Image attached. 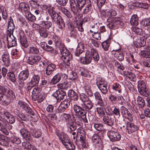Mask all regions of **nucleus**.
Masks as SVG:
<instances>
[{
    "instance_id": "obj_1",
    "label": "nucleus",
    "mask_w": 150,
    "mask_h": 150,
    "mask_svg": "<svg viewBox=\"0 0 150 150\" xmlns=\"http://www.w3.org/2000/svg\"><path fill=\"white\" fill-rule=\"evenodd\" d=\"M18 106L20 109L22 110H24L27 113L33 115L34 117H32L34 118H35L34 121L36 122L38 120V117L36 116H35L33 115V112L26 103L22 101L19 100L18 102Z\"/></svg>"
},
{
    "instance_id": "obj_2",
    "label": "nucleus",
    "mask_w": 150,
    "mask_h": 150,
    "mask_svg": "<svg viewBox=\"0 0 150 150\" xmlns=\"http://www.w3.org/2000/svg\"><path fill=\"white\" fill-rule=\"evenodd\" d=\"M107 21L109 23L107 26L110 29L115 28L116 25H119L122 26L124 25L121 18L119 17H115L112 18H108Z\"/></svg>"
},
{
    "instance_id": "obj_3",
    "label": "nucleus",
    "mask_w": 150,
    "mask_h": 150,
    "mask_svg": "<svg viewBox=\"0 0 150 150\" xmlns=\"http://www.w3.org/2000/svg\"><path fill=\"white\" fill-rule=\"evenodd\" d=\"M73 109L76 114L81 115L83 120L85 122H88L86 117L87 112L83 108V107H81L77 105H74L73 107Z\"/></svg>"
},
{
    "instance_id": "obj_4",
    "label": "nucleus",
    "mask_w": 150,
    "mask_h": 150,
    "mask_svg": "<svg viewBox=\"0 0 150 150\" xmlns=\"http://www.w3.org/2000/svg\"><path fill=\"white\" fill-rule=\"evenodd\" d=\"M19 126L21 128L20 132L23 137L26 139H29L31 137L30 133L26 129L27 125L23 122H21Z\"/></svg>"
},
{
    "instance_id": "obj_5",
    "label": "nucleus",
    "mask_w": 150,
    "mask_h": 150,
    "mask_svg": "<svg viewBox=\"0 0 150 150\" xmlns=\"http://www.w3.org/2000/svg\"><path fill=\"white\" fill-rule=\"evenodd\" d=\"M112 113L106 112V115L104 116L103 117V120L106 125L112 126L114 123V118L112 116Z\"/></svg>"
},
{
    "instance_id": "obj_6",
    "label": "nucleus",
    "mask_w": 150,
    "mask_h": 150,
    "mask_svg": "<svg viewBox=\"0 0 150 150\" xmlns=\"http://www.w3.org/2000/svg\"><path fill=\"white\" fill-rule=\"evenodd\" d=\"M107 135L110 139L112 142L119 141L121 138V136L118 132L114 131H108Z\"/></svg>"
},
{
    "instance_id": "obj_7",
    "label": "nucleus",
    "mask_w": 150,
    "mask_h": 150,
    "mask_svg": "<svg viewBox=\"0 0 150 150\" xmlns=\"http://www.w3.org/2000/svg\"><path fill=\"white\" fill-rule=\"evenodd\" d=\"M126 132L129 134H131L139 129L136 125L129 122H127Z\"/></svg>"
},
{
    "instance_id": "obj_8",
    "label": "nucleus",
    "mask_w": 150,
    "mask_h": 150,
    "mask_svg": "<svg viewBox=\"0 0 150 150\" xmlns=\"http://www.w3.org/2000/svg\"><path fill=\"white\" fill-rule=\"evenodd\" d=\"M117 14L116 11L114 9H110L108 10H103L101 11V16L104 17L109 18H110L115 16Z\"/></svg>"
},
{
    "instance_id": "obj_9",
    "label": "nucleus",
    "mask_w": 150,
    "mask_h": 150,
    "mask_svg": "<svg viewBox=\"0 0 150 150\" xmlns=\"http://www.w3.org/2000/svg\"><path fill=\"white\" fill-rule=\"evenodd\" d=\"M40 79V77L39 75H34L32 78L31 81L27 84L28 89H30L34 86L37 85L39 83Z\"/></svg>"
},
{
    "instance_id": "obj_10",
    "label": "nucleus",
    "mask_w": 150,
    "mask_h": 150,
    "mask_svg": "<svg viewBox=\"0 0 150 150\" xmlns=\"http://www.w3.org/2000/svg\"><path fill=\"white\" fill-rule=\"evenodd\" d=\"M14 39L13 35L11 33H8L6 35L7 47H13L17 46V44Z\"/></svg>"
},
{
    "instance_id": "obj_11",
    "label": "nucleus",
    "mask_w": 150,
    "mask_h": 150,
    "mask_svg": "<svg viewBox=\"0 0 150 150\" xmlns=\"http://www.w3.org/2000/svg\"><path fill=\"white\" fill-rule=\"evenodd\" d=\"M29 76V71L28 70L23 71H21L19 75V79L20 80L19 84L23 86L24 83L23 81L26 80L28 77Z\"/></svg>"
},
{
    "instance_id": "obj_12",
    "label": "nucleus",
    "mask_w": 150,
    "mask_h": 150,
    "mask_svg": "<svg viewBox=\"0 0 150 150\" xmlns=\"http://www.w3.org/2000/svg\"><path fill=\"white\" fill-rule=\"evenodd\" d=\"M35 27L39 30L40 35L43 38H46L48 35V33L46 29L39 25L35 24Z\"/></svg>"
},
{
    "instance_id": "obj_13",
    "label": "nucleus",
    "mask_w": 150,
    "mask_h": 150,
    "mask_svg": "<svg viewBox=\"0 0 150 150\" xmlns=\"http://www.w3.org/2000/svg\"><path fill=\"white\" fill-rule=\"evenodd\" d=\"M3 94L6 96L9 100L15 97V94L13 91L8 88L4 89Z\"/></svg>"
},
{
    "instance_id": "obj_14",
    "label": "nucleus",
    "mask_w": 150,
    "mask_h": 150,
    "mask_svg": "<svg viewBox=\"0 0 150 150\" xmlns=\"http://www.w3.org/2000/svg\"><path fill=\"white\" fill-rule=\"evenodd\" d=\"M30 130L32 136L34 138H38L42 135V133L40 130L37 129L33 127L30 128Z\"/></svg>"
},
{
    "instance_id": "obj_15",
    "label": "nucleus",
    "mask_w": 150,
    "mask_h": 150,
    "mask_svg": "<svg viewBox=\"0 0 150 150\" xmlns=\"http://www.w3.org/2000/svg\"><path fill=\"white\" fill-rule=\"evenodd\" d=\"M20 42L23 46L25 47L27 46V40L23 31L21 29L18 30Z\"/></svg>"
},
{
    "instance_id": "obj_16",
    "label": "nucleus",
    "mask_w": 150,
    "mask_h": 150,
    "mask_svg": "<svg viewBox=\"0 0 150 150\" xmlns=\"http://www.w3.org/2000/svg\"><path fill=\"white\" fill-rule=\"evenodd\" d=\"M65 92L62 90H57L53 94V96L58 100H63L66 96Z\"/></svg>"
},
{
    "instance_id": "obj_17",
    "label": "nucleus",
    "mask_w": 150,
    "mask_h": 150,
    "mask_svg": "<svg viewBox=\"0 0 150 150\" xmlns=\"http://www.w3.org/2000/svg\"><path fill=\"white\" fill-rule=\"evenodd\" d=\"M61 58L63 61L67 63V66H69L72 59V54L70 52L64 56H62Z\"/></svg>"
},
{
    "instance_id": "obj_18",
    "label": "nucleus",
    "mask_w": 150,
    "mask_h": 150,
    "mask_svg": "<svg viewBox=\"0 0 150 150\" xmlns=\"http://www.w3.org/2000/svg\"><path fill=\"white\" fill-rule=\"evenodd\" d=\"M22 145L25 150H36L35 146L28 141L22 142Z\"/></svg>"
},
{
    "instance_id": "obj_19",
    "label": "nucleus",
    "mask_w": 150,
    "mask_h": 150,
    "mask_svg": "<svg viewBox=\"0 0 150 150\" xmlns=\"http://www.w3.org/2000/svg\"><path fill=\"white\" fill-rule=\"evenodd\" d=\"M41 59V57L39 56H31L29 57L28 60V62L30 64L33 65L39 62Z\"/></svg>"
},
{
    "instance_id": "obj_20",
    "label": "nucleus",
    "mask_w": 150,
    "mask_h": 150,
    "mask_svg": "<svg viewBox=\"0 0 150 150\" xmlns=\"http://www.w3.org/2000/svg\"><path fill=\"white\" fill-rule=\"evenodd\" d=\"M2 59L4 65L6 67L10 65V62L9 54L7 52L4 53L2 56Z\"/></svg>"
},
{
    "instance_id": "obj_21",
    "label": "nucleus",
    "mask_w": 150,
    "mask_h": 150,
    "mask_svg": "<svg viewBox=\"0 0 150 150\" xmlns=\"http://www.w3.org/2000/svg\"><path fill=\"white\" fill-rule=\"evenodd\" d=\"M53 8H50L49 9V12H48L49 14L50 15L51 17L52 20L54 21H56L59 17H61L57 13H56L55 11L53 10Z\"/></svg>"
},
{
    "instance_id": "obj_22",
    "label": "nucleus",
    "mask_w": 150,
    "mask_h": 150,
    "mask_svg": "<svg viewBox=\"0 0 150 150\" xmlns=\"http://www.w3.org/2000/svg\"><path fill=\"white\" fill-rule=\"evenodd\" d=\"M56 67L55 65L53 64H49L45 70L46 74L47 75L52 74L55 69Z\"/></svg>"
},
{
    "instance_id": "obj_23",
    "label": "nucleus",
    "mask_w": 150,
    "mask_h": 150,
    "mask_svg": "<svg viewBox=\"0 0 150 150\" xmlns=\"http://www.w3.org/2000/svg\"><path fill=\"white\" fill-rule=\"evenodd\" d=\"M59 139L62 143L64 145L69 142V139L67 136L64 133H62L60 135L57 134Z\"/></svg>"
},
{
    "instance_id": "obj_24",
    "label": "nucleus",
    "mask_w": 150,
    "mask_h": 150,
    "mask_svg": "<svg viewBox=\"0 0 150 150\" xmlns=\"http://www.w3.org/2000/svg\"><path fill=\"white\" fill-rule=\"evenodd\" d=\"M71 83L70 82H64L58 84L57 86L59 89H67L71 87Z\"/></svg>"
},
{
    "instance_id": "obj_25",
    "label": "nucleus",
    "mask_w": 150,
    "mask_h": 150,
    "mask_svg": "<svg viewBox=\"0 0 150 150\" xmlns=\"http://www.w3.org/2000/svg\"><path fill=\"white\" fill-rule=\"evenodd\" d=\"M82 107L86 110L91 109L93 106V104L91 101L90 100L88 101L81 104Z\"/></svg>"
},
{
    "instance_id": "obj_26",
    "label": "nucleus",
    "mask_w": 150,
    "mask_h": 150,
    "mask_svg": "<svg viewBox=\"0 0 150 150\" xmlns=\"http://www.w3.org/2000/svg\"><path fill=\"white\" fill-rule=\"evenodd\" d=\"M67 127L69 129H68L69 132H71L76 129L75 124L72 120L67 122Z\"/></svg>"
},
{
    "instance_id": "obj_27",
    "label": "nucleus",
    "mask_w": 150,
    "mask_h": 150,
    "mask_svg": "<svg viewBox=\"0 0 150 150\" xmlns=\"http://www.w3.org/2000/svg\"><path fill=\"white\" fill-rule=\"evenodd\" d=\"M83 88L85 89L86 92L89 96L91 97L93 95L91 87L89 84L87 83L85 84Z\"/></svg>"
},
{
    "instance_id": "obj_28",
    "label": "nucleus",
    "mask_w": 150,
    "mask_h": 150,
    "mask_svg": "<svg viewBox=\"0 0 150 150\" xmlns=\"http://www.w3.org/2000/svg\"><path fill=\"white\" fill-rule=\"evenodd\" d=\"M90 55L95 61H98L99 60L98 54L96 50L94 48L91 49Z\"/></svg>"
},
{
    "instance_id": "obj_29",
    "label": "nucleus",
    "mask_w": 150,
    "mask_h": 150,
    "mask_svg": "<svg viewBox=\"0 0 150 150\" xmlns=\"http://www.w3.org/2000/svg\"><path fill=\"white\" fill-rule=\"evenodd\" d=\"M130 22L131 25H137L138 24V18L137 15L134 14L131 16Z\"/></svg>"
},
{
    "instance_id": "obj_30",
    "label": "nucleus",
    "mask_w": 150,
    "mask_h": 150,
    "mask_svg": "<svg viewBox=\"0 0 150 150\" xmlns=\"http://www.w3.org/2000/svg\"><path fill=\"white\" fill-rule=\"evenodd\" d=\"M92 58L89 55H86L84 57H81L80 59L81 62L84 64H88L91 62Z\"/></svg>"
},
{
    "instance_id": "obj_31",
    "label": "nucleus",
    "mask_w": 150,
    "mask_h": 150,
    "mask_svg": "<svg viewBox=\"0 0 150 150\" xmlns=\"http://www.w3.org/2000/svg\"><path fill=\"white\" fill-rule=\"evenodd\" d=\"M15 26L13 22V20L11 17L9 19L8 23V30L9 32H13L14 30Z\"/></svg>"
},
{
    "instance_id": "obj_32",
    "label": "nucleus",
    "mask_w": 150,
    "mask_h": 150,
    "mask_svg": "<svg viewBox=\"0 0 150 150\" xmlns=\"http://www.w3.org/2000/svg\"><path fill=\"white\" fill-rule=\"evenodd\" d=\"M41 91V89L37 87H35L33 89L32 91V96L33 98H36L37 96L40 94Z\"/></svg>"
},
{
    "instance_id": "obj_33",
    "label": "nucleus",
    "mask_w": 150,
    "mask_h": 150,
    "mask_svg": "<svg viewBox=\"0 0 150 150\" xmlns=\"http://www.w3.org/2000/svg\"><path fill=\"white\" fill-rule=\"evenodd\" d=\"M55 21L56 22L59 28L62 29L65 27V24L63 20L61 17H59L58 19Z\"/></svg>"
},
{
    "instance_id": "obj_34",
    "label": "nucleus",
    "mask_w": 150,
    "mask_h": 150,
    "mask_svg": "<svg viewBox=\"0 0 150 150\" xmlns=\"http://www.w3.org/2000/svg\"><path fill=\"white\" fill-rule=\"evenodd\" d=\"M68 95L69 97L72 98L74 100H77L79 96L78 94L73 90H70L68 92Z\"/></svg>"
},
{
    "instance_id": "obj_35",
    "label": "nucleus",
    "mask_w": 150,
    "mask_h": 150,
    "mask_svg": "<svg viewBox=\"0 0 150 150\" xmlns=\"http://www.w3.org/2000/svg\"><path fill=\"white\" fill-rule=\"evenodd\" d=\"M60 118L62 120H66L67 122L72 120L71 116L69 114L63 113L61 115Z\"/></svg>"
},
{
    "instance_id": "obj_36",
    "label": "nucleus",
    "mask_w": 150,
    "mask_h": 150,
    "mask_svg": "<svg viewBox=\"0 0 150 150\" xmlns=\"http://www.w3.org/2000/svg\"><path fill=\"white\" fill-rule=\"evenodd\" d=\"M96 84L98 88L103 86H107V83L105 80L103 79H101L99 81H98Z\"/></svg>"
},
{
    "instance_id": "obj_37",
    "label": "nucleus",
    "mask_w": 150,
    "mask_h": 150,
    "mask_svg": "<svg viewBox=\"0 0 150 150\" xmlns=\"http://www.w3.org/2000/svg\"><path fill=\"white\" fill-rule=\"evenodd\" d=\"M77 6L80 10H81L86 3V0H76Z\"/></svg>"
},
{
    "instance_id": "obj_38",
    "label": "nucleus",
    "mask_w": 150,
    "mask_h": 150,
    "mask_svg": "<svg viewBox=\"0 0 150 150\" xmlns=\"http://www.w3.org/2000/svg\"><path fill=\"white\" fill-rule=\"evenodd\" d=\"M19 8L23 12L27 11H28L29 6L26 4L24 3H21L19 4Z\"/></svg>"
},
{
    "instance_id": "obj_39",
    "label": "nucleus",
    "mask_w": 150,
    "mask_h": 150,
    "mask_svg": "<svg viewBox=\"0 0 150 150\" xmlns=\"http://www.w3.org/2000/svg\"><path fill=\"white\" fill-rule=\"evenodd\" d=\"M61 79V75L59 74H57L54 76L52 79L51 83L53 84L58 83Z\"/></svg>"
},
{
    "instance_id": "obj_40",
    "label": "nucleus",
    "mask_w": 150,
    "mask_h": 150,
    "mask_svg": "<svg viewBox=\"0 0 150 150\" xmlns=\"http://www.w3.org/2000/svg\"><path fill=\"white\" fill-rule=\"evenodd\" d=\"M137 102L139 107L143 108L145 105V103L144 100L140 96L138 97Z\"/></svg>"
},
{
    "instance_id": "obj_41",
    "label": "nucleus",
    "mask_w": 150,
    "mask_h": 150,
    "mask_svg": "<svg viewBox=\"0 0 150 150\" xmlns=\"http://www.w3.org/2000/svg\"><path fill=\"white\" fill-rule=\"evenodd\" d=\"M94 127L98 131H102L104 129L103 125L102 123H95Z\"/></svg>"
},
{
    "instance_id": "obj_42",
    "label": "nucleus",
    "mask_w": 150,
    "mask_h": 150,
    "mask_svg": "<svg viewBox=\"0 0 150 150\" xmlns=\"http://www.w3.org/2000/svg\"><path fill=\"white\" fill-rule=\"evenodd\" d=\"M7 78L13 82L16 81V78L14 74L12 72H8L7 74Z\"/></svg>"
},
{
    "instance_id": "obj_43",
    "label": "nucleus",
    "mask_w": 150,
    "mask_h": 150,
    "mask_svg": "<svg viewBox=\"0 0 150 150\" xmlns=\"http://www.w3.org/2000/svg\"><path fill=\"white\" fill-rule=\"evenodd\" d=\"M11 142L17 144H19L21 142V139L18 137L13 136L11 137L10 139Z\"/></svg>"
},
{
    "instance_id": "obj_44",
    "label": "nucleus",
    "mask_w": 150,
    "mask_h": 150,
    "mask_svg": "<svg viewBox=\"0 0 150 150\" xmlns=\"http://www.w3.org/2000/svg\"><path fill=\"white\" fill-rule=\"evenodd\" d=\"M138 88L139 91L146 88V86L144 81L140 80L138 81Z\"/></svg>"
},
{
    "instance_id": "obj_45",
    "label": "nucleus",
    "mask_w": 150,
    "mask_h": 150,
    "mask_svg": "<svg viewBox=\"0 0 150 150\" xmlns=\"http://www.w3.org/2000/svg\"><path fill=\"white\" fill-rule=\"evenodd\" d=\"M139 92L141 95L150 98V96H149V92L146 88L144 89L139 91Z\"/></svg>"
},
{
    "instance_id": "obj_46",
    "label": "nucleus",
    "mask_w": 150,
    "mask_h": 150,
    "mask_svg": "<svg viewBox=\"0 0 150 150\" xmlns=\"http://www.w3.org/2000/svg\"><path fill=\"white\" fill-rule=\"evenodd\" d=\"M96 110L99 116L100 117H104L106 115L104 110L103 108L101 107H97Z\"/></svg>"
},
{
    "instance_id": "obj_47",
    "label": "nucleus",
    "mask_w": 150,
    "mask_h": 150,
    "mask_svg": "<svg viewBox=\"0 0 150 150\" xmlns=\"http://www.w3.org/2000/svg\"><path fill=\"white\" fill-rule=\"evenodd\" d=\"M79 98L80 100L83 103H84L90 100L89 98L85 94L81 93L80 94Z\"/></svg>"
},
{
    "instance_id": "obj_48",
    "label": "nucleus",
    "mask_w": 150,
    "mask_h": 150,
    "mask_svg": "<svg viewBox=\"0 0 150 150\" xmlns=\"http://www.w3.org/2000/svg\"><path fill=\"white\" fill-rule=\"evenodd\" d=\"M0 113L2 115H4L5 116V119H7L11 115V114L6 110L4 109H1L0 110Z\"/></svg>"
},
{
    "instance_id": "obj_49",
    "label": "nucleus",
    "mask_w": 150,
    "mask_h": 150,
    "mask_svg": "<svg viewBox=\"0 0 150 150\" xmlns=\"http://www.w3.org/2000/svg\"><path fill=\"white\" fill-rule=\"evenodd\" d=\"M61 11L67 17L69 18H71L72 17V15L70 11L64 7L62 8Z\"/></svg>"
},
{
    "instance_id": "obj_50",
    "label": "nucleus",
    "mask_w": 150,
    "mask_h": 150,
    "mask_svg": "<svg viewBox=\"0 0 150 150\" xmlns=\"http://www.w3.org/2000/svg\"><path fill=\"white\" fill-rule=\"evenodd\" d=\"M9 101V99L7 98L6 96L0 94V102H4L5 104L8 103Z\"/></svg>"
},
{
    "instance_id": "obj_51",
    "label": "nucleus",
    "mask_w": 150,
    "mask_h": 150,
    "mask_svg": "<svg viewBox=\"0 0 150 150\" xmlns=\"http://www.w3.org/2000/svg\"><path fill=\"white\" fill-rule=\"evenodd\" d=\"M84 47H77L74 53L75 55L79 57V55L84 51Z\"/></svg>"
},
{
    "instance_id": "obj_52",
    "label": "nucleus",
    "mask_w": 150,
    "mask_h": 150,
    "mask_svg": "<svg viewBox=\"0 0 150 150\" xmlns=\"http://www.w3.org/2000/svg\"><path fill=\"white\" fill-rule=\"evenodd\" d=\"M66 148L69 150H75V147L74 145L69 142L64 145Z\"/></svg>"
},
{
    "instance_id": "obj_53",
    "label": "nucleus",
    "mask_w": 150,
    "mask_h": 150,
    "mask_svg": "<svg viewBox=\"0 0 150 150\" xmlns=\"http://www.w3.org/2000/svg\"><path fill=\"white\" fill-rule=\"evenodd\" d=\"M3 122L2 121H1V122H0V130L2 131L5 135H8L9 134V132L3 125Z\"/></svg>"
},
{
    "instance_id": "obj_54",
    "label": "nucleus",
    "mask_w": 150,
    "mask_h": 150,
    "mask_svg": "<svg viewBox=\"0 0 150 150\" xmlns=\"http://www.w3.org/2000/svg\"><path fill=\"white\" fill-rule=\"evenodd\" d=\"M121 86L118 83H114L112 85V89L116 91H118L119 93L121 92Z\"/></svg>"
},
{
    "instance_id": "obj_55",
    "label": "nucleus",
    "mask_w": 150,
    "mask_h": 150,
    "mask_svg": "<svg viewBox=\"0 0 150 150\" xmlns=\"http://www.w3.org/2000/svg\"><path fill=\"white\" fill-rule=\"evenodd\" d=\"M140 54L143 57L150 58V52L147 50H142L141 51Z\"/></svg>"
},
{
    "instance_id": "obj_56",
    "label": "nucleus",
    "mask_w": 150,
    "mask_h": 150,
    "mask_svg": "<svg viewBox=\"0 0 150 150\" xmlns=\"http://www.w3.org/2000/svg\"><path fill=\"white\" fill-rule=\"evenodd\" d=\"M90 31L91 33H94L93 35V38L98 40H100L101 39V36L99 33H98L97 31H96L94 30H90Z\"/></svg>"
},
{
    "instance_id": "obj_57",
    "label": "nucleus",
    "mask_w": 150,
    "mask_h": 150,
    "mask_svg": "<svg viewBox=\"0 0 150 150\" xmlns=\"http://www.w3.org/2000/svg\"><path fill=\"white\" fill-rule=\"evenodd\" d=\"M60 104L67 109L70 105V101L68 99H65Z\"/></svg>"
},
{
    "instance_id": "obj_58",
    "label": "nucleus",
    "mask_w": 150,
    "mask_h": 150,
    "mask_svg": "<svg viewBox=\"0 0 150 150\" xmlns=\"http://www.w3.org/2000/svg\"><path fill=\"white\" fill-rule=\"evenodd\" d=\"M120 110L122 115L123 117H125L126 115H127V112L128 111V110L123 106H122L121 107Z\"/></svg>"
},
{
    "instance_id": "obj_59",
    "label": "nucleus",
    "mask_w": 150,
    "mask_h": 150,
    "mask_svg": "<svg viewBox=\"0 0 150 150\" xmlns=\"http://www.w3.org/2000/svg\"><path fill=\"white\" fill-rule=\"evenodd\" d=\"M120 110L122 115L123 117H125L126 115H127V112L128 111V110L123 106H122L121 107Z\"/></svg>"
},
{
    "instance_id": "obj_60",
    "label": "nucleus",
    "mask_w": 150,
    "mask_h": 150,
    "mask_svg": "<svg viewBox=\"0 0 150 150\" xmlns=\"http://www.w3.org/2000/svg\"><path fill=\"white\" fill-rule=\"evenodd\" d=\"M120 110L122 115L123 117H125L126 115H127V112L128 111V110L123 106H122L121 107Z\"/></svg>"
},
{
    "instance_id": "obj_61",
    "label": "nucleus",
    "mask_w": 150,
    "mask_h": 150,
    "mask_svg": "<svg viewBox=\"0 0 150 150\" xmlns=\"http://www.w3.org/2000/svg\"><path fill=\"white\" fill-rule=\"evenodd\" d=\"M132 31L138 35H141L142 32V29L136 27H132Z\"/></svg>"
},
{
    "instance_id": "obj_62",
    "label": "nucleus",
    "mask_w": 150,
    "mask_h": 150,
    "mask_svg": "<svg viewBox=\"0 0 150 150\" xmlns=\"http://www.w3.org/2000/svg\"><path fill=\"white\" fill-rule=\"evenodd\" d=\"M2 13L3 18L5 19L6 17V13L5 8L3 6L0 7V14Z\"/></svg>"
},
{
    "instance_id": "obj_63",
    "label": "nucleus",
    "mask_w": 150,
    "mask_h": 150,
    "mask_svg": "<svg viewBox=\"0 0 150 150\" xmlns=\"http://www.w3.org/2000/svg\"><path fill=\"white\" fill-rule=\"evenodd\" d=\"M29 52L34 54H37L39 52V50L37 47H29L28 49Z\"/></svg>"
},
{
    "instance_id": "obj_64",
    "label": "nucleus",
    "mask_w": 150,
    "mask_h": 150,
    "mask_svg": "<svg viewBox=\"0 0 150 150\" xmlns=\"http://www.w3.org/2000/svg\"><path fill=\"white\" fill-rule=\"evenodd\" d=\"M6 120L8 123L13 124L15 122V120L14 116L11 115L8 118L6 119Z\"/></svg>"
}]
</instances>
